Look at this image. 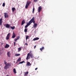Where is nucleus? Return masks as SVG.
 <instances>
[{
  "instance_id": "1",
  "label": "nucleus",
  "mask_w": 76,
  "mask_h": 76,
  "mask_svg": "<svg viewBox=\"0 0 76 76\" xmlns=\"http://www.w3.org/2000/svg\"><path fill=\"white\" fill-rule=\"evenodd\" d=\"M35 20V19L34 18V17H33V18L30 20V21L29 22V23H30V24H31L33 22L34 24H35L36 23H35V20Z\"/></svg>"
},
{
  "instance_id": "2",
  "label": "nucleus",
  "mask_w": 76,
  "mask_h": 76,
  "mask_svg": "<svg viewBox=\"0 0 76 76\" xmlns=\"http://www.w3.org/2000/svg\"><path fill=\"white\" fill-rule=\"evenodd\" d=\"M10 66H11L10 64L8 63L6 65L4 66V69L6 70H7V69H9V67H10Z\"/></svg>"
},
{
  "instance_id": "3",
  "label": "nucleus",
  "mask_w": 76,
  "mask_h": 76,
  "mask_svg": "<svg viewBox=\"0 0 76 76\" xmlns=\"http://www.w3.org/2000/svg\"><path fill=\"white\" fill-rule=\"evenodd\" d=\"M31 1H28L27 2L25 6L26 9H27V8H28V6H29V4H31Z\"/></svg>"
},
{
  "instance_id": "4",
  "label": "nucleus",
  "mask_w": 76,
  "mask_h": 76,
  "mask_svg": "<svg viewBox=\"0 0 76 76\" xmlns=\"http://www.w3.org/2000/svg\"><path fill=\"white\" fill-rule=\"evenodd\" d=\"M11 35V34L10 33H9L8 34L6 38V39L7 40H9V39Z\"/></svg>"
},
{
  "instance_id": "5",
  "label": "nucleus",
  "mask_w": 76,
  "mask_h": 76,
  "mask_svg": "<svg viewBox=\"0 0 76 76\" xmlns=\"http://www.w3.org/2000/svg\"><path fill=\"white\" fill-rule=\"evenodd\" d=\"M30 58H31L30 55L29 54V53H28L26 58V60H28V59H30Z\"/></svg>"
},
{
  "instance_id": "6",
  "label": "nucleus",
  "mask_w": 76,
  "mask_h": 76,
  "mask_svg": "<svg viewBox=\"0 0 76 76\" xmlns=\"http://www.w3.org/2000/svg\"><path fill=\"white\" fill-rule=\"evenodd\" d=\"M4 16L5 18H8L9 15H7V13L5 12L4 13Z\"/></svg>"
},
{
  "instance_id": "7",
  "label": "nucleus",
  "mask_w": 76,
  "mask_h": 76,
  "mask_svg": "<svg viewBox=\"0 0 76 76\" xmlns=\"http://www.w3.org/2000/svg\"><path fill=\"white\" fill-rule=\"evenodd\" d=\"M42 9V7H41V6H40L38 7V12L39 13L40 12V11H41Z\"/></svg>"
},
{
  "instance_id": "8",
  "label": "nucleus",
  "mask_w": 76,
  "mask_h": 76,
  "mask_svg": "<svg viewBox=\"0 0 76 76\" xmlns=\"http://www.w3.org/2000/svg\"><path fill=\"white\" fill-rule=\"evenodd\" d=\"M5 26L6 28H10V27L11 26H10L9 24H7Z\"/></svg>"
},
{
  "instance_id": "9",
  "label": "nucleus",
  "mask_w": 76,
  "mask_h": 76,
  "mask_svg": "<svg viewBox=\"0 0 76 76\" xmlns=\"http://www.w3.org/2000/svg\"><path fill=\"white\" fill-rule=\"evenodd\" d=\"M7 55L8 57H10V56H11V53H10V52H8L7 53Z\"/></svg>"
},
{
  "instance_id": "10",
  "label": "nucleus",
  "mask_w": 76,
  "mask_h": 76,
  "mask_svg": "<svg viewBox=\"0 0 76 76\" xmlns=\"http://www.w3.org/2000/svg\"><path fill=\"white\" fill-rule=\"evenodd\" d=\"M31 25L30 24V23H29V22H28V23H27L26 25L25 26V28H28V26H29V25Z\"/></svg>"
},
{
  "instance_id": "11",
  "label": "nucleus",
  "mask_w": 76,
  "mask_h": 76,
  "mask_svg": "<svg viewBox=\"0 0 76 76\" xmlns=\"http://www.w3.org/2000/svg\"><path fill=\"white\" fill-rule=\"evenodd\" d=\"M25 20H23V21H22V23H21V26H22L23 24H25Z\"/></svg>"
},
{
  "instance_id": "12",
  "label": "nucleus",
  "mask_w": 76,
  "mask_h": 76,
  "mask_svg": "<svg viewBox=\"0 0 76 76\" xmlns=\"http://www.w3.org/2000/svg\"><path fill=\"white\" fill-rule=\"evenodd\" d=\"M10 46H9V45L7 44H6L5 46L4 47V48H9V47Z\"/></svg>"
},
{
  "instance_id": "13",
  "label": "nucleus",
  "mask_w": 76,
  "mask_h": 76,
  "mask_svg": "<svg viewBox=\"0 0 76 76\" xmlns=\"http://www.w3.org/2000/svg\"><path fill=\"white\" fill-rule=\"evenodd\" d=\"M26 66H31V64L29 62H27L26 64Z\"/></svg>"
},
{
  "instance_id": "14",
  "label": "nucleus",
  "mask_w": 76,
  "mask_h": 76,
  "mask_svg": "<svg viewBox=\"0 0 76 76\" xmlns=\"http://www.w3.org/2000/svg\"><path fill=\"white\" fill-rule=\"evenodd\" d=\"M20 61H21V58L20 57L17 60V62L16 63H18V61L20 62Z\"/></svg>"
},
{
  "instance_id": "15",
  "label": "nucleus",
  "mask_w": 76,
  "mask_h": 76,
  "mask_svg": "<svg viewBox=\"0 0 76 76\" xmlns=\"http://www.w3.org/2000/svg\"><path fill=\"white\" fill-rule=\"evenodd\" d=\"M0 25L1 26L2 25V18H1L0 19Z\"/></svg>"
},
{
  "instance_id": "16",
  "label": "nucleus",
  "mask_w": 76,
  "mask_h": 76,
  "mask_svg": "<svg viewBox=\"0 0 76 76\" xmlns=\"http://www.w3.org/2000/svg\"><path fill=\"white\" fill-rule=\"evenodd\" d=\"M39 39V38L38 37H36L34 38L33 39V41H36V40H38Z\"/></svg>"
},
{
  "instance_id": "17",
  "label": "nucleus",
  "mask_w": 76,
  "mask_h": 76,
  "mask_svg": "<svg viewBox=\"0 0 76 76\" xmlns=\"http://www.w3.org/2000/svg\"><path fill=\"white\" fill-rule=\"evenodd\" d=\"M24 76H26V75L29 73L28 71L26 72H24Z\"/></svg>"
},
{
  "instance_id": "18",
  "label": "nucleus",
  "mask_w": 76,
  "mask_h": 76,
  "mask_svg": "<svg viewBox=\"0 0 76 76\" xmlns=\"http://www.w3.org/2000/svg\"><path fill=\"white\" fill-rule=\"evenodd\" d=\"M37 23L34 24L33 26L34 27V28H36L37 26Z\"/></svg>"
},
{
  "instance_id": "19",
  "label": "nucleus",
  "mask_w": 76,
  "mask_h": 76,
  "mask_svg": "<svg viewBox=\"0 0 76 76\" xmlns=\"http://www.w3.org/2000/svg\"><path fill=\"white\" fill-rule=\"evenodd\" d=\"M21 50H22V48H21L20 47L18 48V52H20V51H21Z\"/></svg>"
},
{
  "instance_id": "20",
  "label": "nucleus",
  "mask_w": 76,
  "mask_h": 76,
  "mask_svg": "<svg viewBox=\"0 0 76 76\" xmlns=\"http://www.w3.org/2000/svg\"><path fill=\"white\" fill-rule=\"evenodd\" d=\"M43 50H44V47H42L40 49V50L41 51H42Z\"/></svg>"
},
{
  "instance_id": "21",
  "label": "nucleus",
  "mask_w": 76,
  "mask_h": 76,
  "mask_svg": "<svg viewBox=\"0 0 76 76\" xmlns=\"http://www.w3.org/2000/svg\"><path fill=\"white\" fill-rule=\"evenodd\" d=\"M20 54H15V56L16 57H18V56H20Z\"/></svg>"
},
{
  "instance_id": "22",
  "label": "nucleus",
  "mask_w": 76,
  "mask_h": 76,
  "mask_svg": "<svg viewBox=\"0 0 76 76\" xmlns=\"http://www.w3.org/2000/svg\"><path fill=\"white\" fill-rule=\"evenodd\" d=\"M13 72L15 74H16V69L15 68H14L13 69Z\"/></svg>"
},
{
  "instance_id": "23",
  "label": "nucleus",
  "mask_w": 76,
  "mask_h": 76,
  "mask_svg": "<svg viewBox=\"0 0 76 76\" xmlns=\"http://www.w3.org/2000/svg\"><path fill=\"white\" fill-rule=\"evenodd\" d=\"M16 9H15V7H12V12H13L15 11V10Z\"/></svg>"
},
{
  "instance_id": "24",
  "label": "nucleus",
  "mask_w": 76,
  "mask_h": 76,
  "mask_svg": "<svg viewBox=\"0 0 76 76\" xmlns=\"http://www.w3.org/2000/svg\"><path fill=\"white\" fill-rule=\"evenodd\" d=\"M11 28L12 29H15V26H14L13 27H11Z\"/></svg>"
},
{
  "instance_id": "25",
  "label": "nucleus",
  "mask_w": 76,
  "mask_h": 76,
  "mask_svg": "<svg viewBox=\"0 0 76 76\" xmlns=\"http://www.w3.org/2000/svg\"><path fill=\"white\" fill-rule=\"evenodd\" d=\"M30 57H31V58H32L34 57V56H33V55L32 54H31L30 55Z\"/></svg>"
},
{
  "instance_id": "26",
  "label": "nucleus",
  "mask_w": 76,
  "mask_h": 76,
  "mask_svg": "<svg viewBox=\"0 0 76 76\" xmlns=\"http://www.w3.org/2000/svg\"><path fill=\"white\" fill-rule=\"evenodd\" d=\"M16 37V35H13L12 36V38H15Z\"/></svg>"
},
{
  "instance_id": "27",
  "label": "nucleus",
  "mask_w": 76,
  "mask_h": 76,
  "mask_svg": "<svg viewBox=\"0 0 76 76\" xmlns=\"http://www.w3.org/2000/svg\"><path fill=\"white\" fill-rule=\"evenodd\" d=\"M24 32H27V28H26L25 29H24Z\"/></svg>"
},
{
  "instance_id": "28",
  "label": "nucleus",
  "mask_w": 76,
  "mask_h": 76,
  "mask_svg": "<svg viewBox=\"0 0 76 76\" xmlns=\"http://www.w3.org/2000/svg\"><path fill=\"white\" fill-rule=\"evenodd\" d=\"M25 63V62L24 61H22L20 62L19 64H22V63Z\"/></svg>"
},
{
  "instance_id": "29",
  "label": "nucleus",
  "mask_w": 76,
  "mask_h": 76,
  "mask_svg": "<svg viewBox=\"0 0 76 76\" xmlns=\"http://www.w3.org/2000/svg\"><path fill=\"white\" fill-rule=\"evenodd\" d=\"M29 55H31V54H32V52L31 51H30V53H29Z\"/></svg>"
},
{
  "instance_id": "30",
  "label": "nucleus",
  "mask_w": 76,
  "mask_h": 76,
  "mask_svg": "<svg viewBox=\"0 0 76 76\" xmlns=\"http://www.w3.org/2000/svg\"><path fill=\"white\" fill-rule=\"evenodd\" d=\"M34 11H35V8H33V11H32L33 13H34Z\"/></svg>"
},
{
  "instance_id": "31",
  "label": "nucleus",
  "mask_w": 76,
  "mask_h": 76,
  "mask_svg": "<svg viewBox=\"0 0 76 76\" xmlns=\"http://www.w3.org/2000/svg\"><path fill=\"white\" fill-rule=\"evenodd\" d=\"M2 6L3 7H4L5 6V3L4 2L2 4Z\"/></svg>"
},
{
  "instance_id": "32",
  "label": "nucleus",
  "mask_w": 76,
  "mask_h": 76,
  "mask_svg": "<svg viewBox=\"0 0 76 76\" xmlns=\"http://www.w3.org/2000/svg\"><path fill=\"white\" fill-rule=\"evenodd\" d=\"M29 38V36H27L26 37V39H28Z\"/></svg>"
},
{
  "instance_id": "33",
  "label": "nucleus",
  "mask_w": 76,
  "mask_h": 76,
  "mask_svg": "<svg viewBox=\"0 0 76 76\" xmlns=\"http://www.w3.org/2000/svg\"><path fill=\"white\" fill-rule=\"evenodd\" d=\"M4 64H5V65H6V64H7V62H6V61H4Z\"/></svg>"
},
{
  "instance_id": "34",
  "label": "nucleus",
  "mask_w": 76,
  "mask_h": 76,
  "mask_svg": "<svg viewBox=\"0 0 76 76\" xmlns=\"http://www.w3.org/2000/svg\"><path fill=\"white\" fill-rule=\"evenodd\" d=\"M34 1L35 3H37V0H34Z\"/></svg>"
},
{
  "instance_id": "35",
  "label": "nucleus",
  "mask_w": 76,
  "mask_h": 76,
  "mask_svg": "<svg viewBox=\"0 0 76 76\" xmlns=\"http://www.w3.org/2000/svg\"><path fill=\"white\" fill-rule=\"evenodd\" d=\"M19 37H18L16 39H17V40L19 39Z\"/></svg>"
},
{
  "instance_id": "36",
  "label": "nucleus",
  "mask_w": 76,
  "mask_h": 76,
  "mask_svg": "<svg viewBox=\"0 0 76 76\" xmlns=\"http://www.w3.org/2000/svg\"><path fill=\"white\" fill-rule=\"evenodd\" d=\"M16 45V42H14V46H15V45Z\"/></svg>"
},
{
  "instance_id": "37",
  "label": "nucleus",
  "mask_w": 76,
  "mask_h": 76,
  "mask_svg": "<svg viewBox=\"0 0 76 76\" xmlns=\"http://www.w3.org/2000/svg\"><path fill=\"white\" fill-rule=\"evenodd\" d=\"M17 40H18V39H15V42H16V41H17Z\"/></svg>"
},
{
  "instance_id": "38",
  "label": "nucleus",
  "mask_w": 76,
  "mask_h": 76,
  "mask_svg": "<svg viewBox=\"0 0 76 76\" xmlns=\"http://www.w3.org/2000/svg\"><path fill=\"white\" fill-rule=\"evenodd\" d=\"M13 35H15V33L14 32H13Z\"/></svg>"
},
{
  "instance_id": "39",
  "label": "nucleus",
  "mask_w": 76,
  "mask_h": 76,
  "mask_svg": "<svg viewBox=\"0 0 76 76\" xmlns=\"http://www.w3.org/2000/svg\"><path fill=\"white\" fill-rule=\"evenodd\" d=\"M37 45H36L35 46H34V48L35 49V48H36V47Z\"/></svg>"
},
{
  "instance_id": "40",
  "label": "nucleus",
  "mask_w": 76,
  "mask_h": 76,
  "mask_svg": "<svg viewBox=\"0 0 76 76\" xmlns=\"http://www.w3.org/2000/svg\"><path fill=\"white\" fill-rule=\"evenodd\" d=\"M37 69H38V68H36L35 69V70H37Z\"/></svg>"
},
{
  "instance_id": "41",
  "label": "nucleus",
  "mask_w": 76,
  "mask_h": 76,
  "mask_svg": "<svg viewBox=\"0 0 76 76\" xmlns=\"http://www.w3.org/2000/svg\"><path fill=\"white\" fill-rule=\"evenodd\" d=\"M25 44V45H28V44L26 43Z\"/></svg>"
},
{
  "instance_id": "42",
  "label": "nucleus",
  "mask_w": 76,
  "mask_h": 76,
  "mask_svg": "<svg viewBox=\"0 0 76 76\" xmlns=\"http://www.w3.org/2000/svg\"><path fill=\"white\" fill-rule=\"evenodd\" d=\"M1 5V4H0V6Z\"/></svg>"
},
{
  "instance_id": "43",
  "label": "nucleus",
  "mask_w": 76,
  "mask_h": 76,
  "mask_svg": "<svg viewBox=\"0 0 76 76\" xmlns=\"http://www.w3.org/2000/svg\"><path fill=\"white\" fill-rule=\"evenodd\" d=\"M5 25V24L4 25V26Z\"/></svg>"
}]
</instances>
